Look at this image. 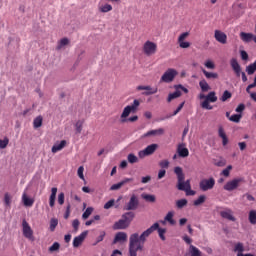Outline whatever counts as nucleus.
<instances>
[{
    "label": "nucleus",
    "instance_id": "19",
    "mask_svg": "<svg viewBox=\"0 0 256 256\" xmlns=\"http://www.w3.org/2000/svg\"><path fill=\"white\" fill-rule=\"evenodd\" d=\"M67 145V141L62 140L60 141V143H56L52 146V153H58V151H61L65 148V146Z\"/></svg>",
    "mask_w": 256,
    "mask_h": 256
},
{
    "label": "nucleus",
    "instance_id": "47",
    "mask_svg": "<svg viewBox=\"0 0 256 256\" xmlns=\"http://www.w3.org/2000/svg\"><path fill=\"white\" fill-rule=\"evenodd\" d=\"M61 244L59 242H54L53 245L49 248V251L53 253L54 251H59Z\"/></svg>",
    "mask_w": 256,
    "mask_h": 256
},
{
    "label": "nucleus",
    "instance_id": "28",
    "mask_svg": "<svg viewBox=\"0 0 256 256\" xmlns=\"http://www.w3.org/2000/svg\"><path fill=\"white\" fill-rule=\"evenodd\" d=\"M189 253H190V256H202L201 250H199V248L193 245L189 246Z\"/></svg>",
    "mask_w": 256,
    "mask_h": 256
},
{
    "label": "nucleus",
    "instance_id": "53",
    "mask_svg": "<svg viewBox=\"0 0 256 256\" xmlns=\"http://www.w3.org/2000/svg\"><path fill=\"white\" fill-rule=\"evenodd\" d=\"M115 205V200L111 199L104 204V209H111Z\"/></svg>",
    "mask_w": 256,
    "mask_h": 256
},
{
    "label": "nucleus",
    "instance_id": "57",
    "mask_svg": "<svg viewBox=\"0 0 256 256\" xmlns=\"http://www.w3.org/2000/svg\"><path fill=\"white\" fill-rule=\"evenodd\" d=\"M204 65L207 69H215V63L211 60H207Z\"/></svg>",
    "mask_w": 256,
    "mask_h": 256
},
{
    "label": "nucleus",
    "instance_id": "34",
    "mask_svg": "<svg viewBox=\"0 0 256 256\" xmlns=\"http://www.w3.org/2000/svg\"><path fill=\"white\" fill-rule=\"evenodd\" d=\"M233 95L231 94V92H229V90H225L222 94V96L220 97V101H222V103H225V101H228V99H231Z\"/></svg>",
    "mask_w": 256,
    "mask_h": 256
},
{
    "label": "nucleus",
    "instance_id": "20",
    "mask_svg": "<svg viewBox=\"0 0 256 256\" xmlns=\"http://www.w3.org/2000/svg\"><path fill=\"white\" fill-rule=\"evenodd\" d=\"M57 199V187H53L51 189V194L49 197V205L50 207H55V200Z\"/></svg>",
    "mask_w": 256,
    "mask_h": 256
},
{
    "label": "nucleus",
    "instance_id": "62",
    "mask_svg": "<svg viewBox=\"0 0 256 256\" xmlns=\"http://www.w3.org/2000/svg\"><path fill=\"white\" fill-rule=\"evenodd\" d=\"M218 135L221 137V139L227 137V134H225V130L223 129V126H220L218 129Z\"/></svg>",
    "mask_w": 256,
    "mask_h": 256
},
{
    "label": "nucleus",
    "instance_id": "50",
    "mask_svg": "<svg viewBox=\"0 0 256 256\" xmlns=\"http://www.w3.org/2000/svg\"><path fill=\"white\" fill-rule=\"evenodd\" d=\"M4 203L7 207L11 205V195L9 193L4 194Z\"/></svg>",
    "mask_w": 256,
    "mask_h": 256
},
{
    "label": "nucleus",
    "instance_id": "39",
    "mask_svg": "<svg viewBox=\"0 0 256 256\" xmlns=\"http://www.w3.org/2000/svg\"><path fill=\"white\" fill-rule=\"evenodd\" d=\"M142 199L147 201L148 203H155V195L151 194H142Z\"/></svg>",
    "mask_w": 256,
    "mask_h": 256
},
{
    "label": "nucleus",
    "instance_id": "5",
    "mask_svg": "<svg viewBox=\"0 0 256 256\" xmlns=\"http://www.w3.org/2000/svg\"><path fill=\"white\" fill-rule=\"evenodd\" d=\"M179 75V72L173 68H169L164 72V74L161 76L160 81L162 83H171L175 79V76Z\"/></svg>",
    "mask_w": 256,
    "mask_h": 256
},
{
    "label": "nucleus",
    "instance_id": "56",
    "mask_svg": "<svg viewBox=\"0 0 256 256\" xmlns=\"http://www.w3.org/2000/svg\"><path fill=\"white\" fill-rule=\"evenodd\" d=\"M235 111H236V113H240L239 115H241V113H242L243 111H245V104H243V103L239 104V105L236 107Z\"/></svg>",
    "mask_w": 256,
    "mask_h": 256
},
{
    "label": "nucleus",
    "instance_id": "25",
    "mask_svg": "<svg viewBox=\"0 0 256 256\" xmlns=\"http://www.w3.org/2000/svg\"><path fill=\"white\" fill-rule=\"evenodd\" d=\"M245 251V246L243 243L238 242L234 246V252L237 253V255H243V252Z\"/></svg>",
    "mask_w": 256,
    "mask_h": 256
},
{
    "label": "nucleus",
    "instance_id": "12",
    "mask_svg": "<svg viewBox=\"0 0 256 256\" xmlns=\"http://www.w3.org/2000/svg\"><path fill=\"white\" fill-rule=\"evenodd\" d=\"M89 231H84L82 232L80 235L76 236L73 239V247L77 249V247H81V245L83 244V241H85V238L87 237Z\"/></svg>",
    "mask_w": 256,
    "mask_h": 256
},
{
    "label": "nucleus",
    "instance_id": "33",
    "mask_svg": "<svg viewBox=\"0 0 256 256\" xmlns=\"http://www.w3.org/2000/svg\"><path fill=\"white\" fill-rule=\"evenodd\" d=\"M43 125V116H38L33 121L34 129H39Z\"/></svg>",
    "mask_w": 256,
    "mask_h": 256
},
{
    "label": "nucleus",
    "instance_id": "27",
    "mask_svg": "<svg viewBox=\"0 0 256 256\" xmlns=\"http://www.w3.org/2000/svg\"><path fill=\"white\" fill-rule=\"evenodd\" d=\"M180 96H181V90L176 89L175 92L170 93L168 95L167 101H168V103H171V101H173V99H179Z\"/></svg>",
    "mask_w": 256,
    "mask_h": 256
},
{
    "label": "nucleus",
    "instance_id": "51",
    "mask_svg": "<svg viewBox=\"0 0 256 256\" xmlns=\"http://www.w3.org/2000/svg\"><path fill=\"white\" fill-rule=\"evenodd\" d=\"M161 169H169V160H162L159 162Z\"/></svg>",
    "mask_w": 256,
    "mask_h": 256
},
{
    "label": "nucleus",
    "instance_id": "64",
    "mask_svg": "<svg viewBox=\"0 0 256 256\" xmlns=\"http://www.w3.org/2000/svg\"><path fill=\"white\" fill-rule=\"evenodd\" d=\"M174 89H178V91H179V89H181V91H184L185 93H189V89L185 88V87H184L183 85H181V84L175 85V86H174Z\"/></svg>",
    "mask_w": 256,
    "mask_h": 256
},
{
    "label": "nucleus",
    "instance_id": "13",
    "mask_svg": "<svg viewBox=\"0 0 256 256\" xmlns=\"http://www.w3.org/2000/svg\"><path fill=\"white\" fill-rule=\"evenodd\" d=\"M136 89L137 91H145L142 93V95H146V96L155 95V93H157V88H152L151 86L140 85V86H137Z\"/></svg>",
    "mask_w": 256,
    "mask_h": 256
},
{
    "label": "nucleus",
    "instance_id": "18",
    "mask_svg": "<svg viewBox=\"0 0 256 256\" xmlns=\"http://www.w3.org/2000/svg\"><path fill=\"white\" fill-rule=\"evenodd\" d=\"M163 133H165V130L163 128H159L156 130H150V131L144 133L141 136V139H146V137H155V135H163Z\"/></svg>",
    "mask_w": 256,
    "mask_h": 256
},
{
    "label": "nucleus",
    "instance_id": "41",
    "mask_svg": "<svg viewBox=\"0 0 256 256\" xmlns=\"http://www.w3.org/2000/svg\"><path fill=\"white\" fill-rule=\"evenodd\" d=\"M156 231H158L160 239L162 241H165V233L167 232V230L165 228L159 227V224H158V228H156Z\"/></svg>",
    "mask_w": 256,
    "mask_h": 256
},
{
    "label": "nucleus",
    "instance_id": "4",
    "mask_svg": "<svg viewBox=\"0 0 256 256\" xmlns=\"http://www.w3.org/2000/svg\"><path fill=\"white\" fill-rule=\"evenodd\" d=\"M230 65L236 75V77H242L243 83H247V75L245 72L241 71V65H239V62L237 59L233 58L230 61Z\"/></svg>",
    "mask_w": 256,
    "mask_h": 256
},
{
    "label": "nucleus",
    "instance_id": "1",
    "mask_svg": "<svg viewBox=\"0 0 256 256\" xmlns=\"http://www.w3.org/2000/svg\"><path fill=\"white\" fill-rule=\"evenodd\" d=\"M159 229V223H154L150 228L145 230L140 236L139 233H133L129 238V255L137 256V251H143V245L147 241V237L153 233V231H157Z\"/></svg>",
    "mask_w": 256,
    "mask_h": 256
},
{
    "label": "nucleus",
    "instance_id": "44",
    "mask_svg": "<svg viewBox=\"0 0 256 256\" xmlns=\"http://www.w3.org/2000/svg\"><path fill=\"white\" fill-rule=\"evenodd\" d=\"M141 105V102H139V100L135 99L133 101V103L131 105H128V107H130V109L135 112L137 111V108Z\"/></svg>",
    "mask_w": 256,
    "mask_h": 256
},
{
    "label": "nucleus",
    "instance_id": "49",
    "mask_svg": "<svg viewBox=\"0 0 256 256\" xmlns=\"http://www.w3.org/2000/svg\"><path fill=\"white\" fill-rule=\"evenodd\" d=\"M85 171V168L83 166H80L78 168V171H77V174H78V177L80 179H82V181H85V175H83V172Z\"/></svg>",
    "mask_w": 256,
    "mask_h": 256
},
{
    "label": "nucleus",
    "instance_id": "7",
    "mask_svg": "<svg viewBox=\"0 0 256 256\" xmlns=\"http://www.w3.org/2000/svg\"><path fill=\"white\" fill-rule=\"evenodd\" d=\"M143 53L147 55V57H151V55H155L157 53V44L155 42L146 41L143 45Z\"/></svg>",
    "mask_w": 256,
    "mask_h": 256
},
{
    "label": "nucleus",
    "instance_id": "14",
    "mask_svg": "<svg viewBox=\"0 0 256 256\" xmlns=\"http://www.w3.org/2000/svg\"><path fill=\"white\" fill-rule=\"evenodd\" d=\"M220 216L222 217V219H227L228 221L235 222L237 220L235 216H233V210H231L230 208H225L223 211H221Z\"/></svg>",
    "mask_w": 256,
    "mask_h": 256
},
{
    "label": "nucleus",
    "instance_id": "6",
    "mask_svg": "<svg viewBox=\"0 0 256 256\" xmlns=\"http://www.w3.org/2000/svg\"><path fill=\"white\" fill-rule=\"evenodd\" d=\"M215 187V178L210 177L208 179H202L199 182V189L200 191H211Z\"/></svg>",
    "mask_w": 256,
    "mask_h": 256
},
{
    "label": "nucleus",
    "instance_id": "22",
    "mask_svg": "<svg viewBox=\"0 0 256 256\" xmlns=\"http://www.w3.org/2000/svg\"><path fill=\"white\" fill-rule=\"evenodd\" d=\"M240 39L244 43H251V41H253V34L247 33V32H241L240 33Z\"/></svg>",
    "mask_w": 256,
    "mask_h": 256
},
{
    "label": "nucleus",
    "instance_id": "3",
    "mask_svg": "<svg viewBox=\"0 0 256 256\" xmlns=\"http://www.w3.org/2000/svg\"><path fill=\"white\" fill-rule=\"evenodd\" d=\"M174 173L178 179V184H177L178 191H185L186 189H190L191 180L185 181V174L183 173V168H181V166H176L174 168Z\"/></svg>",
    "mask_w": 256,
    "mask_h": 256
},
{
    "label": "nucleus",
    "instance_id": "48",
    "mask_svg": "<svg viewBox=\"0 0 256 256\" xmlns=\"http://www.w3.org/2000/svg\"><path fill=\"white\" fill-rule=\"evenodd\" d=\"M201 107L202 109H207V111H211V109H213V106H211L207 100L202 102Z\"/></svg>",
    "mask_w": 256,
    "mask_h": 256
},
{
    "label": "nucleus",
    "instance_id": "61",
    "mask_svg": "<svg viewBox=\"0 0 256 256\" xmlns=\"http://www.w3.org/2000/svg\"><path fill=\"white\" fill-rule=\"evenodd\" d=\"M105 235H107V233H105V231H101L100 235L96 239V243H101V241H103V239H105Z\"/></svg>",
    "mask_w": 256,
    "mask_h": 256
},
{
    "label": "nucleus",
    "instance_id": "32",
    "mask_svg": "<svg viewBox=\"0 0 256 256\" xmlns=\"http://www.w3.org/2000/svg\"><path fill=\"white\" fill-rule=\"evenodd\" d=\"M66 45H69V38H62L56 47L57 51H61Z\"/></svg>",
    "mask_w": 256,
    "mask_h": 256
},
{
    "label": "nucleus",
    "instance_id": "30",
    "mask_svg": "<svg viewBox=\"0 0 256 256\" xmlns=\"http://www.w3.org/2000/svg\"><path fill=\"white\" fill-rule=\"evenodd\" d=\"M199 87H200L201 91H203V93H205L211 89V87L209 86V83H207V80H201L199 82Z\"/></svg>",
    "mask_w": 256,
    "mask_h": 256
},
{
    "label": "nucleus",
    "instance_id": "38",
    "mask_svg": "<svg viewBox=\"0 0 256 256\" xmlns=\"http://www.w3.org/2000/svg\"><path fill=\"white\" fill-rule=\"evenodd\" d=\"M187 203H188V201L185 198L177 200L176 201V207L178 209H183V207H187Z\"/></svg>",
    "mask_w": 256,
    "mask_h": 256
},
{
    "label": "nucleus",
    "instance_id": "59",
    "mask_svg": "<svg viewBox=\"0 0 256 256\" xmlns=\"http://www.w3.org/2000/svg\"><path fill=\"white\" fill-rule=\"evenodd\" d=\"M58 203L59 205H63V203H65V193L61 192L58 195Z\"/></svg>",
    "mask_w": 256,
    "mask_h": 256
},
{
    "label": "nucleus",
    "instance_id": "54",
    "mask_svg": "<svg viewBox=\"0 0 256 256\" xmlns=\"http://www.w3.org/2000/svg\"><path fill=\"white\" fill-rule=\"evenodd\" d=\"M181 49H189V47H191V43L189 42H184V40L178 42Z\"/></svg>",
    "mask_w": 256,
    "mask_h": 256
},
{
    "label": "nucleus",
    "instance_id": "11",
    "mask_svg": "<svg viewBox=\"0 0 256 256\" xmlns=\"http://www.w3.org/2000/svg\"><path fill=\"white\" fill-rule=\"evenodd\" d=\"M243 181V178H234L231 181H228L225 185H224V190L225 191H235V189H237V187H239V183H241Z\"/></svg>",
    "mask_w": 256,
    "mask_h": 256
},
{
    "label": "nucleus",
    "instance_id": "63",
    "mask_svg": "<svg viewBox=\"0 0 256 256\" xmlns=\"http://www.w3.org/2000/svg\"><path fill=\"white\" fill-rule=\"evenodd\" d=\"M247 199V201H255V197H253V195L246 193L242 196V199Z\"/></svg>",
    "mask_w": 256,
    "mask_h": 256
},
{
    "label": "nucleus",
    "instance_id": "35",
    "mask_svg": "<svg viewBox=\"0 0 256 256\" xmlns=\"http://www.w3.org/2000/svg\"><path fill=\"white\" fill-rule=\"evenodd\" d=\"M100 13H109V11H113V6L111 4H104L99 8Z\"/></svg>",
    "mask_w": 256,
    "mask_h": 256
},
{
    "label": "nucleus",
    "instance_id": "8",
    "mask_svg": "<svg viewBox=\"0 0 256 256\" xmlns=\"http://www.w3.org/2000/svg\"><path fill=\"white\" fill-rule=\"evenodd\" d=\"M22 233L26 239L35 241V237L33 236V229H31L29 222L25 219L22 220Z\"/></svg>",
    "mask_w": 256,
    "mask_h": 256
},
{
    "label": "nucleus",
    "instance_id": "24",
    "mask_svg": "<svg viewBox=\"0 0 256 256\" xmlns=\"http://www.w3.org/2000/svg\"><path fill=\"white\" fill-rule=\"evenodd\" d=\"M202 73L205 75L206 79H219V74L216 72H208L202 68Z\"/></svg>",
    "mask_w": 256,
    "mask_h": 256
},
{
    "label": "nucleus",
    "instance_id": "46",
    "mask_svg": "<svg viewBox=\"0 0 256 256\" xmlns=\"http://www.w3.org/2000/svg\"><path fill=\"white\" fill-rule=\"evenodd\" d=\"M127 159H128V163H132V164L137 163V161H139V158H137L133 153L129 154Z\"/></svg>",
    "mask_w": 256,
    "mask_h": 256
},
{
    "label": "nucleus",
    "instance_id": "15",
    "mask_svg": "<svg viewBox=\"0 0 256 256\" xmlns=\"http://www.w3.org/2000/svg\"><path fill=\"white\" fill-rule=\"evenodd\" d=\"M127 241V233L125 232H118L116 233L112 245H117V243H125Z\"/></svg>",
    "mask_w": 256,
    "mask_h": 256
},
{
    "label": "nucleus",
    "instance_id": "58",
    "mask_svg": "<svg viewBox=\"0 0 256 256\" xmlns=\"http://www.w3.org/2000/svg\"><path fill=\"white\" fill-rule=\"evenodd\" d=\"M79 225H80L79 219H74L72 222V227L74 231H79Z\"/></svg>",
    "mask_w": 256,
    "mask_h": 256
},
{
    "label": "nucleus",
    "instance_id": "17",
    "mask_svg": "<svg viewBox=\"0 0 256 256\" xmlns=\"http://www.w3.org/2000/svg\"><path fill=\"white\" fill-rule=\"evenodd\" d=\"M177 153L183 159H185V157H187L189 155V149L187 148L185 143H181V144L178 145Z\"/></svg>",
    "mask_w": 256,
    "mask_h": 256
},
{
    "label": "nucleus",
    "instance_id": "43",
    "mask_svg": "<svg viewBox=\"0 0 256 256\" xmlns=\"http://www.w3.org/2000/svg\"><path fill=\"white\" fill-rule=\"evenodd\" d=\"M57 225H59V220H57V218H52L50 220V231H55Z\"/></svg>",
    "mask_w": 256,
    "mask_h": 256
},
{
    "label": "nucleus",
    "instance_id": "2",
    "mask_svg": "<svg viewBox=\"0 0 256 256\" xmlns=\"http://www.w3.org/2000/svg\"><path fill=\"white\" fill-rule=\"evenodd\" d=\"M133 219H135V212H125L124 214H122L121 219L114 223L113 229L115 231L128 229V227L133 222Z\"/></svg>",
    "mask_w": 256,
    "mask_h": 256
},
{
    "label": "nucleus",
    "instance_id": "36",
    "mask_svg": "<svg viewBox=\"0 0 256 256\" xmlns=\"http://www.w3.org/2000/svg\"><path fill=\"white\" fill-rule=\"evenodd\" d=\"M248 219H249L251 225H256V210H251L249 212Z\"/></svg>",
    "mask_w": 256,
    "mask_h": 256
},
{
    "label": "nucleus",
    "instance_id": "45",
    "mask_svg": "<svg viewBox=\"0 0 256 256\" xmlns=\"http://www.w3.org/2000/svg\"><path fill=\"white\" fill-rule=\"evenodd\" d=\"M9 145V138L4 137V139H0V149H5Z\"/></svg>",
    "mask_w": 256,
    "mask_h": 256
},
{
    "label": "nucleus",
    "instance_id": "37",
    "mask_svg": "<svg viewBox=\"0 0 256 256\" xmlns=\"http://www.w3.org/2000/svg\"><path fill=\"white\" fill-rule=\"evenodd\" d=\"M248 75H253L256 72V61L246 67Z\"/></svg>",
    "mask_w": 256,
    "mask_h": 256
},
{
    "label": "nucleus",
    "instance_id": "60",
    "mask_svg": "<svg viewBox=\"0 0 256 256\" xmlns=\"http://www.w3.org/2000/svg\"><path fill=\"white\" fill-rule=\"evenodd\" d=\"M231 169H233V166H231V165L227 166V168H225L222 171V175H224V177H229V173H230Z\"/></svg>",
    "mask_w": 256,
    "mask_h": 256
},
{
    "label": "nucleus",
    "instance_id": "55",
    "mask_svg": "<svg viewBox=\"0 0 256 256\" xmlns=\"http://www.w3.org/2000/svg\"><path fill=\"white\" fill-rule=\"evenodd\" d=\"M123 186L121 184V182H118L116 184H113L111 187H110V191H118V189H121Z\"/></svg>",
    "mask_w": 256,
    "mask_h": 256
},
{
    "label": "nucleus",
    "instance_id": "9",
    "mask_svg": "<svg viewBox=\"0 0 256 256\" xmlns=\"http://www.w3.org/2000/svg\"><path fill=\"white\" fill-rule=\"evenodd\" d=\"M159 149L158 144H150L144 150L138 152V157L143 159L144 157H149V155H153Z\"/></svg>",
    "mask_w": 256,
    "mask_h": 256
},
{
    "label": "nucleus",
    "instance_id": "40",
    "mask_svg": "<svg viewBox=\"0 0 256 256\" xmlns=\"http://www.w3.org/2000/svg\"><path fill=\"white\" fill-rule=\"evenodd\" d=\"M242 117V114H233L229 117V121H232V123H240Z\"/></svg>",
    "mask_w": 256,
    "mask_h": 256
},
{
    "label": "nucleus",
    "instance_id": "26",
    "mask_svg": "<svg viewBox=\"0 0 256 256\" xmlns=\"http://www.w3.org/2000/svg\"><path fill=\"white\" fill-rule=\"evenodd\" d=\"M204 101H208V103L217 102V94L215 91L209 92L208 95H206V99Z\"/></svg>",
    "mask_w": 256,
    "mask_h": 256
},
{
    "label": "nucleus",
    "instance_id": "23",
    "mask_svg": "<svg viewBox=\"0 0 256 256\" xmlns=\"http://www.w3.org/2000/svg\"><path fill=\"white\" fill-rule=\"evenodd\" d=\"M131 107L130 106H126L121 114V123H125L127 121V116L131 115Z\"/></svg>",
    "mask_w": 256,
    "mask_h": 256
},
{
    "label": "nucleus",
    "instance_id": "31",
    "mask_svg": "<svg viewBox=\"0 0 256 256\" xmlns=\"http://www.w3.org/2000/svg\"><path fill=\"white\" fill-rule=\"evenodd\" d=\"M206 199H207V196L200 195L198 197V199L194 200V202H193L194 207H199V205H203V203H205Z\"/></svg>",
    "mask_w": 256,
    "mask_h": 256
},
{
    "label": "nucleus",
    "instance_id": "42",
    "mask_svg": "<svg viewBox=\"0 0 256 256\" xmlns=\"http://www.w3.org/2000/svg\"><path fill=\"white\" fill-rule=\"evenodd\" d=\"M91 213H93V207H88L84 213L82 214V219L87 220L89 219V216L91 215Z\"/></svg>",
    "mask_w": 256,
    "mask_h": 256
},
{
    "label": "nucleus",
    "instance_id": "21",
    "mask_svg": "<svg viewBox=\"0 0 256 256\" xmlns=\"http://www.w3.org/2000/svg\"><path fill=\"white\" fill-rule=\"evenodd\" d=\"M22 201H23L25 207H33V203H35V200L27 197V192H24L22 194Z\"/></svg>",
    "mask_w": 256,
    "mask_h": 256
},
{
    "label": "nucleus",
    "instance_id": "10",
    "mask_svg": "<svg viewBox=\"0 0 256 256\" xmlns=\"http://www.w3.org/2000/svg\"><path fill=\"white\" fill-rule=\"evenodd\" d=\"M137 209H139V198L133 194L128 203L124 206V211H137Z\"/></svg>",
    "mask_w": 256,
    "mask_h": 256
},
{
    "label": "nucleus",
    "instance_id": "52",
    "mask_svg": "<svg viewBox=\"0 0 256 256\" xmlns=\"http://www.w3.org/2000/svg\"><path fill=\"white\" fill-rule=\"evenodd\" d=\"M76 132L81 133L83 131V122L77 121L75 124Z\"/></svg>",
    "mask_w": 256,
    "mask_h": 256
},
{
    "label": "nucleus",
    "instance_id": "16",
    "mask_svg": "<svg viewBox=\"0 0 256 256\" xmlns=\"http://www.w3.org/2000/svg\"><path fill=\"white\" fill-rule=\"evenodd\" d=\"M214 37L218 43L225 45L227 43V34L221 32L220 30H215Z\"/></svg>",
    "mask_w": 256,
    "mask_h": 256
},
{
    "label": "nucleus",
    "instance_id": "29",
    "mask_svg": "<svg viewBox=\"0 0 256 256\" xmlns=\"http://www.w3.org/2000/svg\"><path fill=\"white\" fill-rule=\"evenodd\" d=\"M175 215V212L169 211L166 216L164 217V220L169 222L170 225H175V219H173V216Z\"/></svg>",
    "mask_w": 256,
    "mask_h": 256
}]
</instances>
